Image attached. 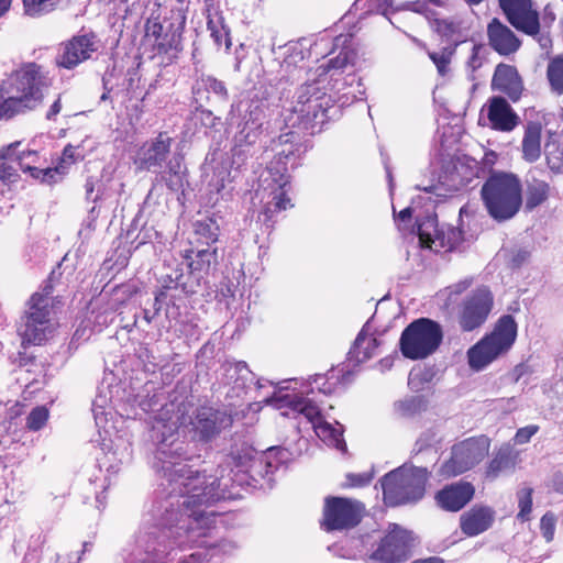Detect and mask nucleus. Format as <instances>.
Wrapping results in <instances>:
<instances>
[{
    "instance_id": "nucleus-18",
    "label": "nucleus",
    "mask_w": 563,
    "mask_h": 563,
    "mask_svg": "<svg viewBox=\"0 0 563 563\" xmlns=\"http://www.w3.org/2000/svg\"><path fill=\"white\" fill-rule=\"evenodd\" d=\"M294 155L292 145L288 148H283L277 153L275 162H271L267 173L272 178L274 187H272V200L269 205L274 206V210L283 211L291 208V200L288 197L289 191V176L287 174V163Z\"/></svg>"
},
{
    "instance_id": "nucleus-46",
    "label": "nucleus",
    "mask_w": 563,
    "mask_h": 563,
    "mask_svg": "<svg viewBox=\"0 0 563 563\" xmlns=\"http://www.w3.org/2000/svg\"><path fill=\"white\" fill-rule=\"evenodd\" d=\"M107 398L98 396L93 401V416L97 427L103 429L107 435H110V430L107 428V412H106Z\"/></svg>"
},
{
    "instance_id": "nucleus-43",
    "label": "nucleus",
    "mask_w": 563,
    "mask_h": 563,
    "mask_svg": "<svg viewBox=\"0 0 563 563\" xmlns=\"http://www.w3.org/2000/svg\"><path fill=\"white\" fill-rule=\"evenodd\" d=\"M454 54L453 47H444L439 52H430L429 57L437 66L438 73L445 76L450 70V63Z\"/></svg>"
},
{
    "instance_id": "nucleus-57",
    "label": "nucleus",
    "mask_w": 563,
    "mask_h": 563,
    "mask_svg": "<svg viewBox=\"0 0 563 563\" xmlns=\"http://www.w3.org/2000/svg\"><path fill=\"white\" fill-rule=\"evenodd\" d=\"M62 110V103H60V99L58 98L57 100L54 101V103L51 106L49 110L47 111L46 113V118L48 120H52L54 119Z\"/></svg>"
},
{
    "instance_id": "nucleus-64",
    "label": "nucleus",
    "mask_w": 563,
    "mask_h": 563,
    "mask_svg": "<svg viewBox=\"0 0 563 563\" xmlns=\"http://www.w3.org/2000/svg\"><path fill=\"white\" fill-rule=\"evenodd\" d=\"M349 543L351 545V548H357L360 543H362V540L361 539H351L349 540Z\"/></svg>"
},
{
    "instance_id": "nucleus-40",
    "label": "nucleus",
    "mask_w": 563,
    "mask_h": 563,
    "mask_svg": "<svg viewBox=\"0 0 563 563\" xmlns=\"http://www.w3.org/2000/svg\"><path fill=\"white\" fill-rule=\"evenodd\" d=\"M544 155L552 170H560L563 165V148L555 140H549L544 145Z\"/></svg>"
},
{
    "instance_id": "nucleus-63",
    "label": "nucleus",
    "mask_w": 563,
    "mask_h": 563,
    "mask_svg": "<svg viewBox=\"0 0 563 563\" xmlns=\"http://www.w3.org/2000/svg\"><path fill=\"white\" fill-rule=\"evenodd\" d=\"M362 551H353V550H347L345 551L344 553H340V555L342 558H346V559H355L357 558V555L361 553Z\"/></svg>"
},
{
    "instance_id": "nucleus-44",
    "label": "nucleus",
    "mask_w": 563,
    "mask_h": 563,
    "mask_svg": "<svg viewBox=\"0 0 563 563\" xmlns=\"http://www.w3.org/2000/svg\"><path fill=\"white\" fill-rule=\"evenodd\" d=\"M519 512L517 518L521 521L530 519L532 510V489L530 487H523L517 493Z\"/></svg>"
},
{
    "instance_id": "nucleus-13",
    "label": "nucleus",
    "mask_w": 563,
    "mask_h": 563,
    "mask_svg": "<svg viewBox=\"0 0 563 563\" xmlns=\"http://www.w3.org/2000/svg\"><path fill=\"white\" fill-rule=\"evenodd\" d=\"M168 534L162 531L159 536L156 532H141L135 541V544L125 550L124 560L126 563H165L166 545L164 544L165 538ZM200 552L190 554L188 558L181 560L179 563H198L201 558Z\"/></svg>"
},
{
    "instance_id": "nucleus-21",
    "label": "nucleus",
    "mask_w": 563,
    "mask_h": 563,
    "mask_svg": "<svg viewBox=\"0 0 563 563\" xmlns=\"http://www.w3.org/2000/svg\"><path fill=\"white\" fill-rule=\"evenodd\" d=\"M15 161L23 173H29L41 184L53 185L64 177L63 166L41 168V156L36 151L18 152L15 150Z\"/></svg>"
},
{
    "instance_id": "nucleus-10",
    "label": "nucleus",
    "mask_w": 563,
    "mask_h": 563,
    "mask_svg": "<svg viewBox=\"0 0 563 563\" xmlns=\"http://www.w3.org/2000/svg\"><path fill=\"white\" fill-rule=\"evenodd\" d=\"M443 332L433 320L421 318L411 322L401 333L400 351L410 360H422L440 346Z\"/></svg>"
},
{
    "instance_id": "nucleus-38",
    "label": "nucleus",
    "mask_w": 563,
    "mask_h": 563,
    "mask_svg": "<svg viewBox=\"0 0 563 563\" xmlns=\"http://www.w3.org/2000/svg\"><path fill=\"white\" fill-rule=\"evenodd\" d=\"M512 466L514 463L510 451L508 449H501L489 462L486 474L488 477L496 478L500 472L511 468Z\"/></svg>"
},
{
    "instance_id": "nucleus-11",
    "label": "nucleus",
    "mask_w": 563,
    "mask_h": 563,
    "mask_svg": "<svg viewBox=\"0 0 563 563\" xmlns=\"http://www.w3.org/2000/svg\"><path fill=\"white\" fill-rule=\"evenodd\" d=\"M489 448L490 441L484 435L468 438L454 444L451 457L440 466L439 475L449 478L473 468L487 456Z\"/></svg>"
},
{
    "instance_id": "nucleus-59",
    "label": "nucleus",
    "mask_w": 563,
    "mask_h": 563,
    "mask_svg": "<svg viewBox=\"0 0 563 563\" xmlns=\"http://www.w3.org/2000/svg\"><path fill=\"white\" fill-rule=\"evenodd\" d=\"M11 5V0H0V18L4 15Z\"/></svg>"
},
{
    "instance_id": "nucleus-19",
    "label": "nucleus",
    "mask_w": 563,
    "mask_h": 563,
    "mask_svg": "<svg viewBox=\"0 0 563 563\" xmlns=\"http://www.w3.org/2000/svg\"><path fill=\"white\" fill-rule=\"evenodd\" d=\"M499 7L516 30L530 36L540 33V16L532 0H499Z\"/></svg>"
},
{
    "instance_id": "nucleus-50",
    "label": "nucleus",
    "mask_w": 563,
    "mask_h": 563,
    "mask_svg": "<svg viewBox=\"0 0 563 563\" xmlns=\"http://www.w3.org/2000/svg\"><path fill=\"white\" fill-rule=\"evenodd\" d=\"M373 479V474L371 472H364L358 474H347L346 475V487H363L371 483Z\"/></svg>"
},
{
    "instance_id": "nucleus-58",
    "label": "nucleus",
    "mask_w": 563,
    "mask_h": 563,
    "mask_svg": "<svg viewBox=\"0 0 563 563\" xmlns=\"http://www.w3.org/2000/svg\"><path fill=\"white\" fill-rule=\"evenodd\" d=\"M413 211L415 210L411 207H407L398 213L396 220H400V221L405 222L412 217Z\"/></svg>"
},
{
    "instance_id": "nucleus-42",
    "label": "nucleus",
    "mask_w": 563,
    "mask_h": 563,
    "mask_svg": "<svg viewBox=\"0 0 563 563\" xmlns=\"http://www.w3.org/2000/svg\"><path fill=\"white\" fill-rule=\"evenodd\" d=\"M57 0H23L25 14L30 16H40L54 9Z\"/></svg>"
},
{
    "instance_id": "nucleus-6",
    "label": "nucleus",
    "mask_w": 563,
    "mask_h": 563,
    "mask_svg": "<svg viewBox=\"0 0 563 563\" xmlns=\"http://www.w3.org/2000/svg\"><path fill=\"white\" fill-rule=\"evenodd\" d=\"M172 137L159 133L155 139L145 142L137 151L135 164L140 169L159 174L161 180L173 190H179L184 185L185 167L183 157L170 154Z\"/></svg>"
},
{
    "instance_id": "nucleus-26",
    "label": "nucleus",
    "mask_w": 563,
    "mask_h": 563,
    "mask_svg": "<svg viewBox=\"0 0 563 563\" xmlns=\"http://www.w3.org/2000/svg\"><path fill=\"white\" fill-rule=\"evenodd\" d=\"M224 383L230 386L228 395L240 397L253 382L254 375L244 362H227L222 365Z\"/></svg>"
},
{
    "instance_id": "nucleus-34",
    "label": "nucleus",
    "mask_w": 563,
    "mask_h": 563,
    "mask_svg": "<svg viewBox=\"0 0 563 563\" xmlns=\"http://www.w3.org/2000/svg\"><path fill=\"white\" fill-rule=\"evenodd\" d=\"M196 242L211 247L218 240L219 228L212 219L198 220L194 224Z\"/></svg>"
},
{
    "instance_id": "nucleus-16",
    "label": "nucleus",
    "mask_w": 563,
    "mask_h": 563,
    "mask_svg": "<svg viewBox=\"0 0 563 563\" xmlns=\"http://www.w3.org/2000/svg\"><path fill=\"white\" fill-rule=\"evenodd\" d=\"M363 512L364 506L360 501L342 497L327 498L322 526L328 531L352 528L361 521Z\"/></svg>"
},
{
    "instance_id": "nucleus-14",
    "label": "nucleus",
    "mask_w": 563,
    "mask_h": 563,
    "mask_svg": "<svg viewBox=\"0 0 563 563\" xmlns=\"http://www.w3.org/2000/svg\"><path fill=\"white\" fill-rule=\"evenodd\" d=\"M264 119V103L251 101L244 117L236 126L232 139L233 163L241 165L244 162L247 148L256 143Z\"/></svg>"
},
{
    "instance_id": "nucleus-41",
    "label": "nucleus",
    "mask_w": 563,
    "mask_h": 563,
    "mask_svg": "<svg viewBox=\"0 0 563 563\" xmlns=\"http://www.w3.org/2000/svg\"><path fill=\"white\" fill-rule=\"evenodd\" d=\"M158 53L168 54L170 58L177 56L183 49L180 34L173 32L170 35L166 34L156 44Z\"/></svg>"
},
{
    "instance_id": "nucleus-27",
    "label": "nucleus",
    "mask_w": 563,
    "mask_h": 563,
    "mask_svg": "<svg viewBox=\"0 0 563 563\" xmlns=\"http://www.w3.org/2000/svg\"><path fill=\"white\" fill-rule=\"evenodd\" d=\"M205 12L207 15V27L218 47L224 45L225 49L231 47V38L229 27L224 23V18L219 7L214 4L213 0H203Z\"/></svg>"
},
{
    "instance_id": "nucleus-51",
    "label": "nucleus",
    "mask_w": 563,
    "mask_h": 563,
    "mask_svg": "<svg viewBox=\"0 0 563 563\" xmlns=\"http://www.w3.org/2000/svg\"><path fill=\"white\" fill-rule=\"evenodd\" d=\"M79 158H81V156L77 152V147L68 144L67 146H65V148L63 151L62 158H60V163L57 166L64 167L63 169H64V175H65L67 167L69 165H71L73 163H75L76 161H78Z\"/></svg>"
},
{
    "instance_id": "nucleus-28",
    "label": "nucleus",
    "mask_w": 563,
    "mask_h": 563,
    "mask_svg": "<svg viewBox=\"0 0 563 563\" xmlns=\"http://www.w3.org/2000/svg\"><path fill=\"white\" fill-rule=\"evenodd\" d=\"M493 88L517 101L522 92V82L515 67L499 64L493 77Z\"/></svg>"
},
{
    "instance_id": "nucleus-15",
    "label": "nucleus",
    "mask_w": 563,
    "mask_h": 563,
    "mask_svg": "<svg viewBox=\"0 0 563 563\" xmlns=\"http://www.w3.org/2000/svg\"><path fill=\"white\" fill-rule=\"evenodd\" d=\"M493 307L494 296L485 286L466 295L457 310V322L461 330L472 332L479 329L487 321Z\"/></svg>"
},
{
    "instance_id": "nucleus-56",
    "label": "nucleus",
    "mask_w": 563,
    "mask_h": 563,
    "mask_svg": "<svg viewBox=\"0 0 563 563\" xmlns=\"http://www.w3.org/2000/svg\"><path fill=\"white\" fill-rule=\"evenodd\" d=\"M97 184H98V180L95 179L93 177H89L85 184L86 198L88 200H92L93 202H97L99 199H101V196L99 195V192L96 196H92Z\"/></svg>"
},
{
    "instance_id": "nucleus-52",
    "label": "nucleus",
    "mask_w": 563,
    "mask_h": 563,
    "mask_svg": "<svg viewBox=\"0 0 563 563\" xmlns=\"http://www.w3.org/2000/svg\"><path fill=\"white\" fill-rule=\"evenodd\" d=\"M539 431V427L537 424H529L522 427L517 430L515 434V443L516 444H525L530 441V439Z\"/></svg>"
},
{
    "instance_id": "nucleus-12",
    "label": "nucleus",
    "mask_w": 563,
    "mask_h": 563,
    "mask_svg": "<svg viewBox=\"0 0 563 563\" xmlns=\"http://www.w3.org/2000/svg\"><path fill=\"white\" fill-rule=\"evenodd\" d=\"M416 217L419 243L422 247L446 253L459 249L464 241L460 229L451 225L440 228L435 214L429 213L423 219H420V216Z\"/></svg>"
},
{
    "instance_id": "nucleus-39",
    "label": "nucleus",
    "mask_w": 563,
    "mask_h": 563,
    "mask_svg": "<svg viewBox=\"0 0 563 563\" xmlns=\"http://www.w3.org/2000/svg\"><path fill=\"white\" fill-rule=\"evenodd\" d=\"M549 196V185L544 181H537L529 186L526 198V207L529 210L541 205Z\"/></svg>"
},
{
    "instance_id": "nucleus-7",
    "label": "nucleus",
    "mask_w": 563,
    "mask_h": 563,
    "mask_svg": "<svg viewBox=\"0 0 563 563\" xmlns=\"http://www.w3.org/2000/svg\"><path fill=\"white\" fill-rule=\"evenodd\" d=\"M52 291V286L47 285L27 300L18 328L23 345H40L53 336L58 323Z\"/></svg>"
},
{
    "instance_id": "nucleus-62",
    "label": "nucleus",
    "mask_w": 563,
    "mask_h": 563,
    "mask_svg": "<svg viewBox=\"0 0 563 563\" xmlns=\"http://www.w3.org/2000/svg\"><path fill=\"white\" fill-rule=\"evenodd\" d=\"M496 161V154L494 152L486 153L484 157L485 165H493Z\"/></svg>"
},
{
    "instance_id": "nucleus-5",
    "label": "nucleus",
    "mask_w": 563,
    "mask_h": 563,
    "mask_svg": "<svg viewBox=\"0 0 563 563\" xmlns=\"http://www.w3.org/2000/svg\"><path fill=\"white\" fill-rule=\"evenodd\" d=\"M488 214L503 222L514 218L522 206V185L517 175L490 172L481 189Z\"/></svg>"
},
{
    "instance_id": "nucleus-61",
    "label": "nucleus",
    "mask_w": 563,
    "mask_h": 563,
    "mask_svg": "<svg viewBox=\"0 0 563 563\" xmlns=\"http://www.w3.org/2000/svg\"><path fill=\"white\" fill-rule=\"evenodd\" d=\"M219 176L220 180L214 185L218 191L224 188V176H229V173L227 170H222L219 173Z\"/></svg>"
},
{
    "instance_id": "nucleus-36",
    "label": "nucleus",
    "mask_w": 563,
    "mask_h": 563,
    "mask_svg": "<svg viewBox=\"0 0 563 563\" xmlns=\"http://www.w3.org/2000/svg\"><path fill=\"white\" fill-rule=\"evenodd\" d=\"M547 76L552 90L563 93V55L555 56L549 62Z\"/></svg>"
},
{
    "instance_id": "nucleus-47",
    "label": "nucleus",
    "mask_w": 563,
    "mask_h": 563,
    "mask_svg": "<svg viewBox=\"0 0 563 563\" xmlns=\"http://www.w3.org/2000/svg\"><path fill=\"white\" fill-rule=\"evenodd\" d=\"M73 275H74V267L69 263V260L67 258V256H64V258L60 261V263H58L57 267L51 272L46 282L53 283V282H58L59 279L69 280L73 277Z\"/></svg>"
},
{
    "instance_id": "nucleus-54",
    "label": "nucleus",
    "mask_w": 563,
    "mask_h": 563,
    "mask_svg": "<svg viewBox=\"0 0 563 563\" xmlns=\"http://www.w3.org/2000/svg\"><path fill=\"white\" fill-rule=\"evenodd\" d=\"M145 34L147 37H153L157 44L164 36L163 25L156 19H148L145 24Z\"/></svg>"
},
{
    "instance_id": "nucleus-23",
    "label": "nucleus",
    "mask_w": 563,
    "mask_h": 563,
    "mask_svg": "<svg viewBox=\"0 0 563 563\" xmlns=\"http://www.w3.org/2000/svg\"><path fill=\"white\" fill-rule=\"evenodd\" d=\"M487 37L489 46L504 56L516 53L521 45L514 31L496 18L487 25Z\"/></svg>"
},
{
    "instance_id": "nucleus-4",
    "label": "nucleus",
    "mask_w": 563,
    "mask_h": 563,
    "mask_svg": "<svg viewBox=\"0 0 563 563\" xmlns=\"http://www.w3.org/2000/svg\"><path fill=\"white\" fill-rule=\"evenodd\" d=\"M47 71L34 62L23 63L0 84V120L33 111L48 88Z\"/></svg>"
},
{
    "instance_id": "nucleus-22",
    "label": "nucleus",
    "mask_w": 563,
    "mask_h": 563,
    "mask_svg": "<svg viewBox=\"0 0 563 563\" xmlns=\"http://www.w3.org/2000/svg\"><path fill=\"white\" fill-rule=\"evenodd\" d=\"M189 423L203 439H208L230 427L232 419L224 411L201 407L197 409L195 419H190Z\"/></svg>"
},
{
    "instance_id": "nucleus-20",
    "label": "nucleus",
    "mask_w": 563,
    "mask_h": 563,
    "mask_svg": "<svg viewBox=\"0 0 563 563\" xmlns=\"http://www.w3.org/2000/svg\"><path fill=\"white\" fill-rule=\"evenodd\" d=\"M97 49L98 41L92 33L75 35L69 41L60 44L56 64L59 67L73 69L91 58Z\"/></svg>"
},
{
    "instance_id": "nucleus-35",
    "label": "nucleus",
    "mask_w": 563,
    "mask_h": 563,
    "mask_svg": "<svg viewBox=\"0 0 563 563\" xmlns=\"http://www.w3.org/2000/svg\"><path fill=\"white\" fill-rule=\"evenodd\" d=\"M356 9H365L366 12H376L387 15L389 10H400L406 7L405 2L396 0H356L354 3Z\"/></svg>"
},
{
    "instance_id": "nucleus-33",
    "label": "nucleus",
    "mask_w": 563,
    "mask_h": 563,
    "mask_svg": "<svg viewBox=\"0 0 563 563\" xmlns=\"http://www.w3.org/2000/svg\"><path fill=\"white\" fill-rule=\"evenodd\" d=\"M378 345V340L367 335L365 329H363L355 339L354 345L349 354L351 358L355 360L357 363H363L376 355Z\"/></svg>"
},
{
    "instance_id": "nucleus-49",
    "label": "nucleus",
    "mask_w": 563,
    "mask_h": 563,
    "mask_svg": "<svg viewBox=\"0 0 563 563\" xmlns=\"http://www.w3.org/2000/svg\"><path fill=\"white\" fill-rule=\"evenodd\" d=\"M201 81L203 82L205 88L209 92H213L216 96L220 97L221 99L227 98L228 91L222 81H220L217 78L211 77V76L202 78Z\"/></svg>"
},
{
    "instance_id": "nucleus-45",
    "label": "nucleus",
    "mask_w": 563,
    "mask_h": 563,
    "mask_svg": "<svg viewBox=\"0 0 563 563\" xmlns=\"http://www.w3.org/2000/svg\"><path fill=\"white\" fill-rule=\"evenodd\" d=\"M49 411L45 406H38L32 409L26 418V428L31 431L41 430L47 422Z\"/></svg>"
},
{
    "instance_id": "nucleus-29",
    "label": "nucleus",
    "mask_w": 563,
    "mask_h": 563,
    "mask_svg": "<svg viewBox=\"0 0 563 563\" xmlns=\"http://www.w3.org/2000/svg\"><path fill=\"white\" fill-rule=\"evenodd\" d=\"M487 115L492 128L498 131L509 132L518 124V115L501 97H494L490 100Z\"/></svg>"
},
{
    "instance_id": "nucleus-60",
    "label": "nucleus",
    "mask_w": 563,
    "mask_h": 563,
    "mask_svg": "<svg viewBox=\"0 0 563 563\" xmlns=\"http://www.w3.org/2000/svg\"><path fill=\"white\" fill-rule=\"evenodd\" d=\"M418 377H419V373H417L416 371L410 372L409 378H408V384H409V386H411V388H418V386L416 384V380L418 379Z\"/></svg>"
},
{
    "instance_id": "nucleus-37",
    "label": "nucleus",
    "mask_w": 563,
    "mask_h": 563,
    "mask_svg": "<svg viewBox=\"0 0 563 563\" xmlns=\"http://www.w3.org/2000/svg\"><path fill=\"white\" fill-rule=\"evenodd\" d=\"M424 408V401L419 396L408 397L394 404V411L398 417H412Z\"/></svg>"
},
{
    "instance_id": "nucleus-17",
    "label": "nucleus",
    "mask_w": 563,
    "mask_h": 563,
    "mask_svg": "<svg viewBox=\"0 0 563 563\" xmlns=\"http://www.w3.org/2000/svg\"><path fill=\"white\" fill-rule=\"evenodd\" d=\"M413 543L411 532L394 525L378 549L368 556V563H396L407 560Z\"/></svg>"
},
{
    "instance_id": "nucleus-55",
    "label": "nucleus",
    "mask_w": 563,
    "mask_h": 563,
    "mask_svg": "<svg viewBox=\"0 0 563 563\" xmlns=\"http://www.w3.org/2000/svg\"><path fill=\"white\" fill-rule=\"evenodd\" d=\"M482 45H474L472 48V55L467 62V66L472 69V71H475L482 66L483 58L481 57V52L483 51Z\"/></svg>"
},
{
    "instance_id": "nucleus-24",
    "label": "nucleus",
    "mask_w": 563,
    "mask_h": 563,
    "mask_svg": "<svg viewBox=\"0 0 563 563\" xmlns=\"http://www.w3.org/2000/svg\"><path fill=\"white\" fill-rule=\"evenodd\" d=\"M474 492V487L470 483H454L439 490L435 501L446 511H459L473 498Z\"/></svg>"
},
{
    "instance_id": "nucleus-48",
    "label": "nucleus",
    "mask_w": 563,
    "mask_h": 563,
    "mask_svg": "<svg viewBox=\"0 0 563 563\" xmlns=\"http://www.w3.org/2000/svg\"><path fill=\"white\" fill-rule=\"evenodd\" d=\"M556 518L554 514L547 512L543 515L540 521V529L543 538L547 542H551L554 538Z\"/></svg>"
},
{
    "instance_id": "nucleus-32",
    "label": "nucleus",
    "mask_w": 563,
    "mask_h": 563,
    "mask_svg": "<svg viewBox=\"0 0 563 563\" xmlns=\"http://www.w3.org/2000/svg\"><path fill=\"white\" fill-rule=\"evenodd\" d=\"M20 142H13L8 146L0 148V180L4 184H13L19 180V174L14 166L15 150H18Z\"/></svg>"
},
{
    "instance_id": "nucleus-1",
    "label": "nucleus",
    "mask_w": 563,
    "mask_h": 563,
    "mask_svg": "<svg viewBox=\"0 0 563 563\" xmlns=\"http://www.w3.org/2000/svg\"><path fill=\"white\" fill-rule=\"evenodd\" d=\"M185 423V405L170 401L161 408L152 426V437L158 444L156 457L162 464L161 471L173 486L172 493L183 498L179 518L174 509H166L163 525L168 526L179 545L189 542L207 548L211 551L210 558L217 553H231L235 543L212 544L207 540L217 527L214 514L206 508L225 497L228 483H222L223 476L206 475L175 461L186 453L184 444L176 441V433Z\"/></svg>"
},
{
    "instance_id": "nucleus-30",
    "label": "nucleus",
    "mask_w": 563,
    "mask_h": 563,
    "mask_svg": "<svg viewBox=\"0 0 563 563\" xmlns=\"http://www.w3.org/2000/svg\"><path fill=\"white\" fill-rule=\"evenodd\" d=\"M217 260V250L214 247H202L189 250L185 256L186 265L189 268L191 278L199 282L208 274L212 264Z\"/></svg>"
},
{
    "instance_id": "nucleus-3",
    "label": "nucleus",
    "mask_w": 563,
    "mask_h": 563,
    "mask_svg": "<svg viewBox=\"0 0 563 563\" xmlns=\"http://www.w3.org/2000/svg\"><path fill=\"white\" fill-rule=\"evenodd\" d=\"M294 386L290 382L279 383L271 397L264 398L263 402L272 406L285 417L296 418L302 416L313 427L317 437L328 446L344 452L346 444L343 440V427L339 422L330 423L322 417V408L317 400L314 387L303 389Z\"/></svg>"
},
{
    "instance_id": "nucleus-53",
    "label": "nucleus",
    "mask_w": 563,
    "mask_h": 563,
    "mask_svg": "<svg viewBox=\"0 0 563 563\" xmlns=\"http://www.w3.org/2000/svg\"><path fill=\"white\" fill-rule=\"evenodd\" d=\"M438 441H439L438 433L435 431H433V430H428V431L423 432L419 437V439L417 440V442H416V450L418 452H421L424 449L433 445Z\"/></svg>"
},
{
    "instance_id": "nucleus-2",
    "label": "nucleus",
    "mask_w": 563,
    "mask_h": 563,
    "mask_svg": "<svg viewBox=\"0 0 563 563\" xmlns=\"http://www.w3.org/2000/svg\"><path fill=\"white\" fill-rule=\"evenodd\" d=\"M346 36L335 37V46L344 45L341 52L327 64L320 65L316 69L317 81L302 85L291 102L288 114L285 117L286 123L291 128L305 130L310 134L322 131L323 125L331 118L333 110L332 97L320 88V84L328 80L334 81L332 89L339 92L341 71L349 65H354L356 53L345 45Z\"/></svg>"
},
{
    "instance_id": "nucleus-9",
    "label": "nucleus",
    "mask_w": 563,
    "mask_h": 563,
    "mask_svg": "<svg viewBox=\"0 0 563 563\" xmlns=\"http://www.w3.org/2000/svg\"><path fill=\"white\" fill-rule=\"evenodd\" d=\"M429 473L424 467L404 465L382 479L384 501L388 506L415 503L422 498Z\"/></svg>"
},
{
    "instance_id": "nucleus-8",
    "label": "nucleus",
    "mask_w": 563,
    "mask_h": 563,
    "mask_svg": "<svg viewBox=\"0 0 563 563\" xmlns=\"http://www.w3.org/2000/svg\"><path fill=\"white\" fill-rule=\"evenodd\" d=\"M517 338V323L509 316H503L494 330L481 339L467 351L468 365L474 371H482L500 355L507 353Z\"/></svg>"
},
{
    "instance_id": "nucleus-31",
    "label": "nucleus",
    "mask_w": 563,
    "mask_h": 563,
    "mask_svg": "<svg viewBox=\"0 0 563 563\" xmlns=\"http://www.w3.org/2000/svg\"><path fill=\"white\" fill-rule=\"evenodd\" d=\"M542 126L538 122H529L526 125L522 139V156L527 162L533 163L541 156Z\"/></svg>"
},
{
    "instance_id": "nucleus-25",
    "label": "nucleus",
    "mask_w": 563,
    "mask_h": 563,
    "mask_svg": "<svg viewBox=\"0 0 563 563\" xmlns=\"http://www.w3.org/2000/svg\"><path fill=\"white\" fill-rule=\"evenodd\" d=\"M495 521V511L487 506H474L461 516L460 526L468 537L478 536L488 530Z\"/></svg>"
}]
</instances>
